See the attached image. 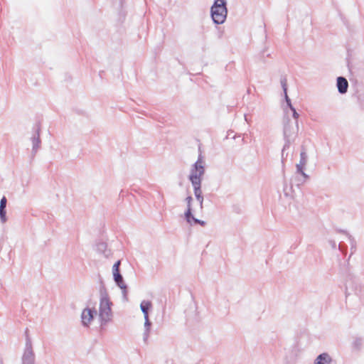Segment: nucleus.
Returning <instances> with one entry per match:
<instances>
[{
    "label": "nucleus",
    "instance_id": "nucleus-24",
    "mask_svg": "<svg viewBox=\"0 0 364 364\" xmlns=\"http://www.w3.org/2000/svg\"><path fill=\"white\" fill-rule=\"evenodd\" d=\"M338 249L342 253L345 254L347 252L348 247L343 242H341L338 245Z\"/></svg>",
    "mask_w": 364,
    "mask_h": 364
},
{
    "label": "nucleus",
    "instance_id": "nucleus-21",
    "mask_svg": "<svg viewBox=\"0 0 364 364\" xmlns=\"http://www.w3.org/2000/svg\"><path fill=\"white\" fill-rule=\"evenodd\" d=\"M28 352H33V347H32L31 339L29 337V336H26V346H25V350H24V352H28Z\"/></svg>",
    "mask_w": 364,
    "mask_h": 364
},
{
    "label": "nucleus",
    "instance_id": "nucleus-6",
    "mask_svg": "<svg viewBox=\"0 0 364 364\" xmlns=\"http://www.w3.org/2000/svg\"><path fill=\"white\" fill-rule=\"evenodd\" d=\"M113 279L116 284V285L122 289V293L123 296V299L124 301L128 300L127 294H128V287L125 284L124 277L121 274L120 271L112 272Z\"/></svg>",
    "mask_w": 364,
    "mask_h": 364
},
{
    "label": "nucleus",
    "instance_id": "nucleus-28",
    "mask_svg": "<svg viewBox=\"0 0 364 364\" xmlns=\"http://www.w3.org/2000/svg\"><path fill=\"white\" fill-rule=\"evenodd\" d=\"M7 199L6 196H3L0 200V207L6 208Z\"/></svg>",
    "mask_w": 364,
    "mask_h": 364
},
{
    "label": "nucleus",
    "instance_id": "nucleus-26",
    "mask_svg": "<svg viewBox=\"0 0 364 364\" xmlns=\"http://www.w3.org/2000/svg\"><path fill=\"white\" fill-rule=\"evenodd\" d=\"M305 165H301V164H297L296 167V173L300 174L301 173H303Z\"/></svg>",
    "mask_w": 364,
    "mask_h": 364
},
{
    "label": "nucleus",
    "instance_id": "nucleus-29",
    "mask_svg": "<svg viewBox=\"0 0 364 364\" xmlns=\"http://www.w3.org/2000/svg\"><path fill=\"white\" fill-rule=\"evenodd\" d=\"M149 333H150V331H144V332L143 333V341L145 343L147 342L148 338L149 336Z\"/></svg>",
    "mask_w": 364,
    "mask_h": 364
},
{
    "label": "nucleus",
    "instance_id": "nucleus-34",
    "mask_svg": "<svg viewBox=\"0 0 364 364\" xmlns=\"http://www.w3.org/2000/svg\"><path fill=\"white\" fill-rule=\"evenodd\" d=\"M0 364H4L2 358H0Z\"/></svg>",
    "mask_w": 364,
    "mask_h": 364
},
{
    "label": "nucleus",
    "instance_id": "nucleus-32",
    "mask_svg": "<svg viewBox=\"0 0 364 364\" xmlns=\"http://www.w3.org/2000/svg\"><path fill=\"white\" fill-rule=\"evenodd\" d=\"M29 336V335H28V328H26V329L25 330V337L26 338V336Z\"/></svg>",
    "mask_w": 364,
    "mask_h": 364
},
{
    "label": "nucleus",
    "instance_id": "nucleus-10",
    "mask_svg": "<svg viewBox=\"0 0 364 364\" xmlns=\"http://www.w3.org/2000/svg\"><path fill=\"white\" fill-rule=\"evenodd\" d=\"M152 309V303L149 300H143L140 304V309L144 314V318L149 317V312Z\"/></svg>",
    "mask_w": 364,
    "mask_h": 364
},
{
    "label": "nucleus",
    "instance_id": "nucleus-2",
    "mask_svg": "<svg viewBox=\"0 0 364 364\" xmlns=\"http://www.w3.org/2000/svg\"><path fill=\"white\" fill-rule=\"evenodd\" d=\"M100 287V308L99 317L101 326L106 325L112 318V306L113 305L111 301L107 289L104 284L102 277L99 274Z\"/></svg>",
    "mask_w": 364,
    "mask_h": 364
},
{
    "label": "nucleus",
    "instance_id": "nucleus-23",
    "mask_svg": "<svg viewBox=\"0 0 364 364\" xmlns=\"http://www.w3.org/2000/svg\"><path fill=\"white\" fill-rule=\"evenodd\" d=\"M152 323L149 317L144 318V331H150Z\"/></svg>",
    "mask_w": 364,
    "mask_h": 364
},
{
    "label": "nucleus",
    "instance_id": "nucleus-12",
    "mask_svg": "<svg viewBox=\"0 0 364 364\" xmlns=\"http://www.w3.org/2000/svg\"><path fill=\"white\" fill-rule=\"evenodd\" d=\"M185 200L187 203V208L184 213V218H185L186 221H188V218H189L192 216L193 209L191 207V203L193 201V198L191 196H188L186 198Z\"/></svg>",
    "mask_w": 364,
    "mask_h": 364
},
{
    "label": "nucleus",
    "instance_id": "nucleus-25",
    "mask_svg": "<svg viewBox=\"0 0 364 364\" xmlns=\"http://www.w3.org/2000/svg\"><path fill=\"white\" fill-rule=\"evenodd\" d=\"M121 260H117L112 266V272L120 271Z\"/></svg>",
    "mask_w": 364,
    "mask_h": 364
},
{
    "label": "nucleus",
    "instance_id": "nucleus-33",
    "mask_svg": "<svg viewBox=\"0 0 364 364\" xmlns=\"http://www.w3.org/2000/svg\"><path fill=\"white\" fill-rule=\"evenodd\" d=\"M119 6H120L121 7H122V6H123V0H119Z\"/></svg>",
    "mask_w": 364,
    "mask_h": 364
},
{
    "label": "nucleus",
    "instance_id": "nucleus-14",
    "mask_svg": "<svg viewBox=\"0 0 364 364\" xmlns=\"http://www.w3.org/2000/svg\"><path fill=\"white\" fill-rule=\"evenodd\" d=\"M107 243L102 241H99L96 244V250L98 252L103 254L105 257H108L109 252L107 250Z\"/></svg>",
    "mask_w": 364,
    "mask_h": 364
},
{
    "label": "nucleus",
    "instance_id": "nucleus-22",
    "mask_svg": "<svg viewBox=\"0 0 364 364\" xmlns=\"http://www.w3.org/2000/svg\"><path fill=\"white\" fill-rule=\"evenodd\" d=\"M0 220L2 223L7 221L6 208L0 207Z\"/></svg>",
    "mask_w": 364,
    "mask_h": 364
},
{
    "label": "nucleus",
    "instance_id": "nucleus-5",
    "mask_svg": "<svg viewBox=\"0 0 364 364\" xmlns=\"http://www.w3.org/2000/svg\"><path fill=\"white\" fill-rule=\"evenodd\" d=\"M41 127L40 122H36L32 129L33 135L31 137V141L32 143V150H31V159H33L36 153L41 149V139L40 137Z\"/></svg>",
    "mask_w": 364,
    "mask_h": 364
},
{
    "label": "nucleus",
    "instance_id": "nucleus-13",
    "mask_svg": "<svg viewBox=\"0 0 364 364\" xmlns=\"http://www.w3.org/2000/svg\"><path fill=\"white\" fill-rule=\"evenodd\" d=\"M22 364H35L34 352H24L22 356Z\"/></svg>",
    "mask_w": 364,
    "mask_h": 364
},
{
    "label": "nucleus",
    "instance_id": "nucleus-16",
    "mask_svg": "<svg viewBox=\"0 0 364 364\" xmlns=\"http://www.w3.org/2000/svg\"><path fill=\"white\" fill-rule=\"evenodd\" d=\"M300 175L303 177V179H300V178H296L294 179L295 180V183H294L293 181L291 180V183H290L291 188H292L294 184H295L297 186H299L301 184L304 183L306 181V179H308L309 178V175H307L304 172V171H303V173H301Z\"/></svg>",
    "mask_w": 364,
    "mask_h": 364
},
{
    "label": "nucleus",
    "instance_id": "nucleus-3",
    "mask_svg": "<svg viewBox=\"0 0 364 364\" xmlns=\"http://www.w3.org/2000/svg\"><path fill=\"white\" fill-rule=\"evenodd\" d=\"M228 9L226 0H215L210 8L213 21L218 25L223 23L227 18Z\"/></svg>",
    "mask_w": 364,
    "mask_h": 364
},
{
    "label": "nucleus",
    "instance_id": "nucleus-8",
    "mask_svg": "<svg viewBox=\"0 0 364 364\" xmlns=\"http://www.w3.org/2000/svg\"><path fill=\"white\" fill-rule=\"evenodd\" d=\"M336 87L340 94H346L348 88V82L346 78L343 76L338 77L336 80Z\"/></svg>",
    "mask_w": 364,
    "mask_h": 364
},
{
    "label": "nucleus",
    "instance_id": "nucleus-17",
    "mask_svg": "<svg viewBox=\"0 0 364 364\" xmlns=\"http://www.w3.org/2000/svg\"><path fill=\"white\" fill-rule=\"evenodd\" d=\"M188 219V221H186V222L188 224H190L191 225H192L193 223L194 225H200L202 227H204L206 225L205 221L201 220H199V219L195 218L193 213H192V216Z\"/></svg>",
    "mask_w": 364,
    "mask_h": 364
},
{
    "label": "nucleus",
    "instance_id": "nucleus-31",
    "mask_svg": "<svg viewBox=\"0 0 364 364\" xmlns=\"http://www.w3.org/2000/svg\"><path fill=\"white\" fill-rule=\"evenodd\" d=\"M332 248L336 249V242L333 240L329 241Z\"/></svg>",
    "mask_w": 364,
    "mask_h": 364
},
{
    "label": "nucleus",
    "instance_id": "nucleus-7",
    "mask_svg": "<svg viewBox=\"0 0 364 364\" xmlns=\"http://www.w3.org/2000/svg\"><path fill=\"white\" fill-rule=\"evenodd\" d=\"M96 315L97 311L95 309H90L89 307L85 308L81 314L82 326L85 327H88L90 322L93 320Z\"/></svg>",
    "mask_w": 364,
    "mask_h": 364
},
{
    "label": "nucleus",
    "instance_id": "nucleus-18",
    "mask_svg": "<svg viewBox=\"0 0 364 364\" xmlns=\"http://www.w3.org/2000/svg\"><path fill=\"white\" fill-rule=\"evenodd\" d=\"M363 346V339L360 337H357L352 343V347L356 350H360Z\"/></svg>",
    "mask_w": 364,
    "mask_h": 364
},
{
    "label": "nucleus",
    "instance_id": "nucleus-1",
    "mask_svg": "<svg viewBox=\"0 0 364 364\" xmlns=\"http://www.w3.org/2000/svg\"><path fill=\"white\" fill-rule=\"evenodd\" d=\"M204 163L203 156L199 154L198 160L192 165L191 168L188 180L191 181L193 188V192L196 198L199 202L200 208H203V196L201 190L202 177L205 174V168L203 165Z\"/></svg>",
    "mask_w": 364,
    "mask_h": 364
},
{
    "label": "nucleus",
    "instance_id": "nucleus-15",
    "mask_svg": "<svg viewBox=\"0 0 364 364\" xmlns=\"http://www.w3.org/2000/svg\"><path fill=\"white\" fill-rule=\"evenodd\" d=\"M286 151L287 150H284V147H283L282 150V164L283 168L284 167V161H286V159L288 156V153H286ZM283 177H284V192L285 193L286 195H287V185L285 175H284V171H283Z\"/></svg>",
    "mask_w": 364,
    "mask_h": 364
},
{
    "label": "nucleus",
    "instance_id": "nucleus-30",
    "mask_svg": "<svg viewBox=\"0 0 364 364\" xmlns=\"http://www.w3.org/2000/svg\"><path fill=\"white\" fill-rule=\"evenodd\" d=\"M348 238H349V240H350V245H351V250L354 248H355V240L353 238H352V237L350 235H348Z\"/></svg>",
    "mask_w": 364,
    "mask_h": 364
},
{
    "label": "nucleus",
    "instance_id": "nucleus-19",
    "mask_svg": "<svg viewBox=\"0 0 364 364\" xmlns=\"http://www.w3.org/2000/svg\"><path fill=\"white\" fill-rule=\"evenodd\" d=\"M307 159H308L307 154L306 153V151H305L304 148L302 146V149H301V153H300L299 164H301V165H305L306 166V164L307 163Z\"/></svg>",
    "mask_w": 364,
    "mask_h": 364
},
{
    "label": "nucleus",
    "instance_id": "nucleus-11",
    "mask_svg": "<svg viewBox=\"0 0 364 364\" xmlns=\"http://www.w3.org/2000/svg\"><path fill=\"white\" fill-rule=\"evenodd\" d=\"M281 85L282 87V90L284 94L285 101L287 102V105L289 109H291L294 107V106L291 104V100L289 97L287 95V79L285 77H282L281 79Z\"/></svg>",
    "mask_w": 364,
    "mask_h": 364
},
{
    "label": "nucleus",
    "instance_id": "nucleus-4",
    "mask_svg": "<svg viewBox=\"0 0 364 364\" xmlns=\"http://www.w3.org/2000/svg\"><path fill=\"white\" fill-rule=\"evenodd\" d=\"M299 129L298 122L295 121L294 124L289 118L284 119V149H289L290 144L294 141Z\"/></svg>",
    "mask_w": 364,
    "mask_h": 364
},
{
    "label": "nucleus",
    "instance_id": "nucleus-35",
    "mask_svg": "<svg viewBox=\"0 0 364 364\" xmlns=\"http://www.w3.org/2000/svg\"><path fill=\"white\" fill-rule=\"evenodd\" d=\"M158 196H159V198L162 197L161 195L160 194V193H158Z\"/></svg>",
    "mask_w": 364,
    "mask_h": 364
},
{
    "label": "nucleus",
    "instance_id": "nucleus-20",
    "mask_svg": "<svg viewBox=\"0 0 364 364\" xmlns=\"http://www.w3.org/2000/svg\"><path fill=\"white\" fill-rule=\"evenodd\" d=\"M357 97L360 107L364 109V90L358 91Z\"/></svg>",
    "mask_w": 364,
    "mask_h": 364
},
{
    "label": "nucleus",
    "instance_id": "nucleus-27",
    "mask_svg": "<svg viewBox=\"0 0 364 364\" xmlns=\"http://www.w3.org/2000/svg\"><path fill=\"white\" fill-rule=\"evenodd\" d=\"M291 109V111L292 112V116H293L294 119L297 122V119H298V118H299V113L296 112V109H295V107H292V108H291V109Z\"/></svg>",
    "mask_w": 364,
    "mask_h": 364
},
{
    "label": "nucleus",
    "instance_id": "nucleus-9",
    "mask_svg": "<svg viewBox=\"0 0 364 364\" xmlns=\"http://www.w3.org/2000/svg\"><path fill=\"white\" fill-rule=\"evenodd\" d=\"M333 360L327 353H321L314 360V364H331Z\"/></svg>",
    "mask_w": 364,
    "mask_h": 364
}]
</instances>
